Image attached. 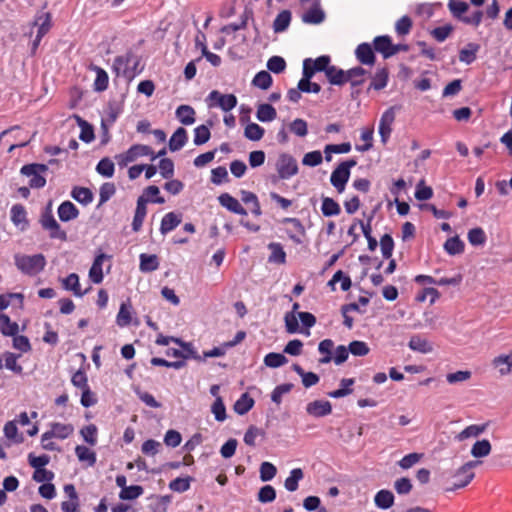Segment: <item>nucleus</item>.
Instances as JSON below:
<instances>
[{
	"mask_svg": "<svg viewBox=\"0 0 512 512\" xmlns=\"http://www.w3.org/2000/svg\"><path fill=\"white\" fill-rule=\"evenodd\" d=\"M15 265L24 274L35 276L44 269L46 260L42 254L16 255Z\"/></svg>",
	"mask_w": 512,
	"mask_h": 512,
	"instance_id": "obj_1",
	"label": "nucleus"
},
{
	"mask_svg": "<svg viewBox=\"0 0 512 512\" xmlns=\"http://www.w3.org/2000/svg\"><path fill=\"white\" fill-rule=\"evenodd\" d=\"M138 64V57L129 51L125 55L115 58L113 69L117 75H122L127 79H132L137 73Z\"/></svg>",
	"mask_w": 512,
	"mask_h": 512,
	"instance_id": "obj_2",
	"label": "nucleus"
},
{
	"mask_svg": "<svg viewBox=\"0 0 512 512\" xmlns=\"http://www.w3.org/2000/svg\"><path fill=\"white\" fill-rule=\"evenodd\" d=\"M357 161L355 159H349L341 162L332 172L330 182L333 187L342 193L345 190L346 184L350 178V169L356 166Z\"/></svg>",
	"mask_w": 512,
	"mask_h": 512,
	"instance_id": "obj_3",
	"label": "nucleus"
},
{
	"mask_svg": "<svg viewBox=\"0 0 512 512\" xmlns=\"http://www.w3.org/2000/svg\"><path fill=\"white\" fill-rule=\"evenodd\" d=\"M47 171V165L38 163L24 165L20 170L22 175L31 177L29 186L34 189L43 188L46 185V179L43 174Z\"/></svg>",
	"mask_w": 512,
	"mask_h": 512,
	"instance_id": "obj_4",
	"label": "nucleus"
},
{
	"mask_svg": "<svg viewBox=\"0 0 512 512\" xmlns=\"http://www.w3.org/2000/svg\"><path fill=\"white\" fill-rule=\"evenodd\" d=\"M73 430L74 428L70 424L53 423L52 429L50 431L45 432L41 437L42 447L48 451L57 450L55 443H46V440H50L53 437L65 439L70 434H72Z\"/></svg>",
	"mask_w": 512,
	"mask_h": 512,
	"instance_id": "obj_5",
	"label": "nucleus"
},
{
	"mask_svg": "<svg viewBox=\"0 0 512 512\" xmlns=\"http://www.w3.org/2000/svg\"><path fill=\"white\" fill-rule=\"evenodd\" d=\"M39 222L44 230L49 232V236L52 239H58L61 241L67 240V234L61 229L59 223L56 221L53 213L42 212Z\"/></svg>",
	"mask_w": 512,
	"mask_h": 512,
	"instance_id": "obj_6",
	"label": "nucleus"
},
{
	"mask_svg": "<svg viewBox=\"0 0 512 512\" xmlns=\"http://www.w3.org/2000/svg\"><path fill=\"white\" fill-rule=\"evenodd\" d=\"M152 155L151 147L142 144L131 146L126 152L116 156L117 164L120 167H126L129 163L135 161L138 157Z\"/></svg>",
	"mask_w": 512,
	"mask_h": 512,
	"instance_id": "obj_7",
	"label": "nucleus"
},
{
	"mask_svg": "<svg viewBox=\"0 0 512 512\" xmlns=\"http://www.w3.org/2000/svg\"><path fill=\"white\" fill-rule=\"evenodd\" d=\"M276 170L280 179H289L298 173V164L291 155L283 153L276 162Z\"/></svg>",
	"mask_w": 512,
	"mask_h": 512,
	"instance_id": "obj_8",
	"label": "nucleus"
},
{
	"mask_svg": "<svg viewBox=\"0 0 512 512\" xmlns=\"http://www.w3.org/2000/svg\"><path fill=\"white\" fill-rule=\"evenodd\" d=\"M209 107L219 106L223 111L228 112L236 107L237 98L234 94H221L217 90H213L207 97Z\"/></svg>",
	"mask_w": 512,
	"mask_h": 512,
	"instance_id": "obj_9",
	"label": "nucleus"
},
{
	"mask_svg": "<svg viewBox=\"0 0 512 512\" xmlns=\"http://www.w3.org/2000/svg\"><path fill=\"white\" fill-rule=\"evenodd\" d=\"M477 461H469L462 465L455 474V483L450 490H455L467 486L474 478L475 474L473 468L478 465Z\"/></svg>",
	"mask_w": 512,
	"mask_h": 512,
	"instance_id": "obj_10",
	"label": "nucleus"
},
{
	"mask_svg": "<svg viewBox=\"0 0 512 512\" xmlns=\"http://www.w3.org/2000/svg\"><path fill=\"white\" fill-rule=\"evenodd\" d=\"M306 412L312 417H325L332 412V405L326 400H315L307 404Z\"/></svg>",
	"mask_w": 512,
	"mask_h": 512,
	"instance_id": "obj_11",
	"label": "nucleus"
},
{
	"mask_svg": "<svg viewBox=\"0 0 512 512\" xmlns=\"http://www.w3.org/2000/svg\"><path fill=\"white\" fill-rule=\"evenodd\" d=\"M148 202L149 199L146 198L144 195L138 197L137 199L136 210L132 221V229L134 232H138L142 227L143 221L147 214L146 204Z\"/></svg>",
	"mask_w": 512,
	"mask_h": 512,
	"instance_id": "obj_12",
	"label": "nucleus"
},
{
	"mask_svg": "<svg viewBox=\"0 0 512 512\" xmlns=\"http://www.w3.org/2000/svg\"><path fill=\"white\" fill-rule=\"evenodd\" d=\"M301 19L306 24L317 25L322 23L325 20V12L320 6V2H314L311 8L302 15Z\"/></svg>",
	"mask_w": 512,
	"mask_h": 512,
	"instance_id": "obj_13",
	"label": "nucleus"
},
{
	"mask_svg": "<svg viewBox=\"0 0 512 512\" xmlns=\"http://www.w3.org/2000/svg\"><path fill=\"white\" fill-rule=\"evenodd\" d=\"M355 55L362 65L373 66L375 64L376 57L371 45L368 43L359 44L355 50Z\"/></svg>",
	"mask_w": 512,
	"mask_h": 512,
	"instance_id": "obj_14",
	"label": "nucleus"
},
{
	"mask_svg": "<svg viewBox=\"0 0 512 512\" xmlns=\"http://www.w3.org/2000/svg\"><path fill=\"white\" fill-rule=\"evenodd\" d=\"M221 206L225 207L228 211L246 216L247 211L243 208L240 202L231 196L229 193H223L218 197Z\"/></svg>",
	"mask_w": 512,
	"mask_h": 512,
	"instance_id": "obj_15",
	"label": "nucleus"
},
{
	"mask_svg": "<svg viewBox=\"0 0 512 512\" xmlns=\"http://www.w3.org/2000/svg\"><path fill=\"white\" fill-rule=\"evenodd\" d=\"M182 222V215L175 213V212H169L164 215V217L161 220L160 224V232L162 235H166L167 233L174 230L177 226H179Z\"/></svg>",
	"mask_w": 512,
	"mask_h": 512,
	"instance_id": "obj_16",
	"label": "nucleus"
},
{
	"mask_svg": "<svg viewBox=\"0 0 512 512\" xmlns=\"http://www.w3.org/2000/svg\"><path fill=\"white\" fill-rule=\"evenodd\" d=\"M389 80V71L386 67L378 68L374 75L371 78V83L368 87V90H376L380 91L384 89Z\"/></svg>",
	"mask_w": 512,
	"mask_h": 512,
	"instance_id": "obj_17",
	"label": "nucleus"
},
{
	"mask_svg": "<svg viewBox=\"0 0 512 512\" xmlns=\"http://www.w3.org/2000/svg\"><path fill=\"white\" fill-rule=\"evenodd\" d=\"M79 215V210L70 201H64L58 207V216L61 221L68 222L76 219Z\"/></svg>",
	"mask_w": 512,
	"mask_h": 512,
	"instance_id": "obj_18",
	"label": "nucleus"
},
{
	"mask_svg": "<svg viewBox=\"0 0 512 512\" xmlns=\"http://www.w3.org/2000/svg\"><path fill=\"white\" fill-rule=\"evenodd\" d=\"M374 50L383 55L384 59L391 57L392 41L388 35L377 36L373 40Z\"/></svg>",
	"mask_w": 512,
	"mask_h": 512,
	"instance_id": "obj_19",
	"label": "nucleus"
},
{
	"mask_svg": "<svg viewBox=\"0 0 512 512\" xmlns=\"http://www.w3.org/2000/svg\"><path fill=\"white\" fill-rule=\"evenodd\" d=\"M188 140L187 131L183 127H179L173 133L169 140V149L172 152L182 149Z\"/></svg>",
	"mask_w": 512,
	"mask_h": 512,
	"instance_id": "obj_20",
	"label": "nucleus"
},
{
	"mask_svg": "<svg viewBox=\"0 0 512 512\" xmlns=\"http://www.w3.org/2000/svg\"><path fill=\"white\" fill-rule=\"evenodd\" d=\"M139 259V269L143 273L153 272L159 268V260L155 254L142 253L139 256Z\"/></svg>",
	"mask_w": 512,
	"mask_h": 512,
	"instance_id": "obj_21",
	"label": "nucleus"
},
{
	"mask_svg": "<svg viewBox=\"0 0 512 512\" xmlns=\"http://www.w3.org/2000/svg\"><path fill=\"white\" fill-rule=\"evenodd\" d=\"M105 258L106 255L103 253L97 255L89 270V278L95 284H99L103 281L102 264Z\"/></svg>",
	"mask_w": 512,
	"mask_h": 512,
	"instance_id": "obj_22",
	"label": "nucleus"
},
{
	"mask_svg": "<svg viewBox=\"0 0 512 512\" xmlns=\"http://www.w3.org/2000/svg\"><path fill=\"white\" fill-rule=\"evenodd\" d=\"M268 249L271 251L268 257L269 263L285 264L286 263V252L283 246L277 242H271L268 244Z\"/></svg>",
	"mask_w": 512,
	"mask_h": 512,
	"instance_id": "obj_23",
	"label": "nucleus"
},
{
	"mask_svg": "<svg viewBox=\"0 0 512 512\" xmlns=\"http://www.w3.org/2000/svg\"><path fill=\"white\" fill-rule=\"evenodd\" d=\"M492 365L498 368L500 375L505 376L511 373L512 352L508 355H499L492 361Z\"/></svg>",
	"mask_w": 512,
	"mask_h": 512,
	"instance_id": "obj_24",
	"label": "nucleus"
},
{
	"mask_svg": "<svg viewBox=\"0 0 512 512\" xmlns=\"http://www.w3.org/2000/svg\"><path fill=\"white\" fill-rule=\"evenodd\" d=\"M34 25L38 27L37 34L44 37L51 28V14L49 12H39L35 17Z\"/></svg>",
	"mask_w": 512,
	"mask_h": 512,
	"instance_id": "obj_25",
	"label": "nucleus"
},
{
	"mask_svg": "<svg viewBox=\"0 0 512 512\" xmlns=\"http://www.w3.org/2000/svg\"><path fill=\"white\" fill-rule=\"evenodd\" d=\"M277 117L276 109L267 103L259 104L257 107L256 118L260 122H271Z\"/></svg>",
	"mask_w": 512,
	"mask_h": 512,
	"instance_id": "obj_26",
	"label": "nucleus"
},
{
	"mask_svg": "<svg viewBox=\"0 0 512 512\" xmlns=\"http://www.w3.org/2000/svg\"><path fill=\"white\" fill-rule=\"evenodd\" d=\"M444 250L451 256L464 252L465 244L458 235L448 238L443 245Z\"/></svg>",
	"mask_w": 512,
	"mask_h": 512,
	"instance_id": "obj_27",
	"label": "nucleus"
},
{
	"mask_svg": "<svg viewBox=\"0 0 512 512\" xmlns=\"http://www.w3.org/2000/svg\"><path fill=\"white\" fill-rule=\"evenodd\" d=\"M176 117L183 125H192L195 122V110L190 105H180L176 109Z\"/></svg>",
	"mask_w": 512,
	"mask_h": 512,
	"instance_id": "obj_28",
	"label": "nucleus"
},
{
	"mask_svg": "<svg viewBox=\"0 0 512 512\" xmlns=\"http://www.w3.org/2000/svg\"><path fill=\"white\" fill-rule=\"evenodd\" d=\"M63 288L70 290L75 296L82 297L86 291H82L79 284V276L76 273L69 274L62 280Z\"/></svg>",
	"mask_w": 512,
	"mask_h": 512,
	"instance_id": "obj_29",
	"label": "nucleus"
},
{
	"mask_svg": "<svg viewBox=\"0 0 512 512\" xmlns=\"http://www.w3.org/2000/svg\"><path fill=\"white\" fill-rule=\"evenodd\" d=\"M408 347L413 351H417L423 354L430 353L433 350L432 345L419 335H414L410 338Z\"/></svg>",
	"mask_w": 512,
	"mask_h": 512,
	"instance_id": "obj_30",
	"label": "nucleus"
},
{
	"mask_svg": "<svg viewBox=\"0 0 512 512\" xmlns=\"http://www.w3.org/2000/svg\"><path fill=\"white\" fill-rule=\"evenodd\" d=\"M292 14L289 10H282L273 22V30L275 33L284 32L290 25Z\"/></svg>",
	"mask_w": 512,
	"mask_h": 512,
	"instance_id": "obj_31",
	"label": "nucleus"
},
{
	"mask_svg": "<svg viewBox=\"0 0 512 512\" xmlns=\"http://www.w3.org/2000/svg\"><path fill=\"white\" fill-rule=\"evenodd\" d=\"M326 77L332 85H343L347 82V71L336 66H331L326 71Z\"/></svg>",
	"mask_w": 512,
	"mask_h": 512,
	"instance_id": "obj_32",
	"label": "nucleus"
},
{
	"mask_svg": "<svg viewBox=\"0 0 512 512\" xmlns=\"http://www.w3.org/2000/svg\"><path fill=\"white\" fill-rule=\"evenodd\" d=\"M254 399L248 393H243L234 404V411L238 415H245L254 406Z\"/></svg>",
	"mask_w": 512,
	"mask_h": 512,
	"instance_id": "obj_33",
	"label": "nucleus"
},
{
	"mask_svg": "<svg viewBox=\"0 0 512 512\" xmlns=\"http://www.w3.org/2000/svg\"><path fill=\"white\" fill-rule=\"evenodd\" d=\"M19 331V326L16 322H12L8 315L0 314V332L4 336H15Z\"/></svg>",
	"mask_w": 512,
	"mask_h": 512,
	"instance_id": "obj_34",
	"label": "nucleus"
},
{
	"mask_svg": "<svg viewBox=\"0 0 512 512\" xmlns=\"http://www.w3.org/2000/svg\"><path fill=\"white\" fill-rule=\"evenodd\" d=\"M375 505L380 509H388L394 503V495L389 490H380L374 498Z\"/></svg>",
	"mask_w": 512,
	"mask_h": 512,
	"instance_id": "obj_35",
	"label": "nucleus"
},
{
	"mask_svg": "<svg viewBox=\"0 0 512 512\" xmlns=\"http://www.w3.org/2000/svg\"><path fill=\"white\" fill-rule=\"evenodd\" d=\"M71 196L77 202L83 205H88L93 201V193L86 187H74L71 191Z\"/></svg>",
	"mask_w": 512,
	"mask_h": 512,
	"instance_id": "obj_36",
	"label": "nucleus"
},
{
	"mask_svg": "<svg viewBox=\"0 0 512 512\" xmlns=\"http://www.w3.org/2000/svg\"><path fill=\"white\" fill-rule=\"evenodd\" d=\"M321 212L325 217L337 216L341 212L340 205L330 197L322 198Z\"/></svg>",
	"mask_w": 512,
	"mask_h": 512,
	"instance_id": "obj_37",
	"label": "nucleus"
},
{
	"mask_svg": "<svg viewBox=\"0 0 512 512\" xmlns=\"http://www.w3.org/2000/svg\"><path fill=\"white\" fill-rule=\"evenodd\" d=\"M366 74L367 71L361 66L351 68L347 70V82H350L352 87L359 86L364 83Z\"/></svg>",
	"mask_w": 512,
	"mask_h": 512,
	"instance_id": "obj_38",
	"label": "nucleus"
},
{
	"mask_svg": "<svg viewBox=\"0 0 512 512\" xmlns=\"http://www.w3.org/2000/svg\"><path fill=\"white\" fill-rule=\"evenodd\" d=\"M480 46L476 43H468L465 48L459 52V60L465 64H471L476 59V54Z\"/></svg>",
	"mask_w": 512,
	"mask_h": 512,
	"instance_id": "obj_39",
	"label": "nucleus"
},
{
	"mask_svg": "<svg viewBox=\"0 0 512 512\" xmlns=\"http://www.w3.org/2000/svg\"><path fill=\"white\" fill-rule=\"evenodd\" d=\"M92 70L96 73V79L94 81V90L97 92L105 91L109 83V77L107 72L98 66H93Z\"/></svg>",
	"mask_w": 512,
	"mask_h": 512,
	"instance_id": "obj_40",
	"label": "nucleus"
},
{
	"mask_svg": "<svg viewBox=\"0 0 512 512\" xmlns=\"http://www.w3.org/2000/svg\"><path fill=\"white\" fill-rule=\"evenodd\" d=\"M488 427V424H482V425H470L467 426L464 430H462L457 436L456 439L458 441H463L465 439H468L470 437H478L480 434H482Z\"/></svg>",
	"mask_w": 512,
	"mask_h": 512,
	"instance_id": "obj_41",
	"label": "nucleus"
},
{
	"mask_svg": "<svg viewBox=\"0 0 512 512\" xmlns=\"http://www.w3.org/2000/svg\"><path fill=\"white\" fill-rule=\"evenodd\" d=\"M491 444L487 439L476 441L471 448V455L474 458H483L490 454Z\"/></svg>",
	"mask_w": 512,
	"mask_h": 512,
	"instance_id": "obj_42",
	"label": "nucleus"
},
{
	"mask_svg": "<svg viewBox=\"0 0 512 512\" xmlns=\"http://www.w3.org/2000/svg\"><path fill=\"white\" fill-rule=\"evenodd\" d=\"M334 342L331 339H324L318 345V351L324 356L319 359L320 364H328L332 361V350Z\"/></svg>",
	"mask_w": 512,
	"mask_h": 512,
	"instance_id": "obj_43",
	"label": "nucleus"
},
{
	"mask_svg": "<svg viewBox=\"0 0 512 512\" xmlns=\"http://www.w3.org/2000/svg\"><path fill=\"white\" fill-rule=\"evenodd\" d=\"M75 454L79 461L87 462L89 466H94L96 463V454L86 446H76Z\"/></svg>",
	"mask_w": 512,
	"mask_h": 512,
	"instance_id": "obj_44",
	"label": "nucleus"
},
{
	"mask_svg": "<svg viewBox=\"0 0 512 512\" xmlns=\"http://www.w3.org/2000/svg\"><path fill=\"white\" fill-rule=\"evenodd\" d=\"M467 238L472 246H483L487 240V236L481 227L470 229L467 233Z\"/></svg>",
	"mask_w": 512,
	"mask_h": 512,
	"instance_id": "obj_45",
	"label": "nucleus"
},
{
	"mask_svg": "<svg viewBox=\"0 0 512 512\" xmlns=\"http://www.w3.org/2000/svg\"><path fill=\"white\" fill-rule=\"evenodd\" d=\"M303 477H304V473H303L302 469L295 468V469L291 470L290 476L287 477L284 482L285 488L290 492L296 491L298 489V483L301 479H303Z\"/></svg>",
	"mask_w": 512,
	"mask_h": 512,
	"instance_id": "obj_46",
	"label": "nucleus"
},
{
	"mask_svg": "<svg viewBox=\"0 0 512 512\" xmlns=\"http://www.w3.org/2000/svg\"><path fill=\"white\" fill-rule=\"evenodd\" d=\"M20 355H16L12 352H4L3 358L5 362V368L14 372L15 374H22L23 367L17 363Z\"/></svg>",
	"mask_w": 512,
	"mask_h": 512,
	"instance_id": "obj_47",
	"label": "nucleus"
},
{
	"mask_svg": "<svg viewBox=\"0 0 512 512\" xmlns=\"http://www.w3.org/2000/svg\"><path fill=\"white\" fill-rule=\"evenodd\" d=\"M76 118H77L78 125L81 128L79 138L85 143L92 142L94 140L93 127L87 121L83 120L82 118H80L78 116H76Z\"/></svg>",
	"mask_w": 512,
	"mask_h": 512,
	"instance_id": "obj_48",
	"label": "nucleus"
},
{
	"mask_svg": "<svg viewBox=\"0 0 512 512\" xmlns=\"http://www.w3.org/2000/svg\"><path fill=\"white\" fill-rule=\"evenodd\" d=\"M265 130L256 123H249L244 129V136L251 141H259L262 139Z\"/></svg>",
	"mask_w": 512,
	"mask_h": 512,
	"instance_id": "obj_49",
	"label": "nucleus"
},
{
	"mask_svg": "<svg viewBox=\"0 0 512 512\" xmlns=\"http://www.w3.org/2000/svg\"><path fill=\"white\" fill-rule=\"evenodd\" d=\"M193 480L194 479L190 476L184 478L178 477L169 483V489L174 492L183 493L190 489V484Z\"/></svg>",
	"mask_w": 512,
	"mask_h": 512,
	"instance_id": "obj_50",
	"label": "nucleus"
},
{
	"mask_svg": "<svg viewBox=\"0 0 512 512\" xmlns=\"http://www.w3.org/2000/svg\"><path fill=\"white\" fill-rule=\"evenodd\" d=\"M144 492L142 486L139 485H131L127 486L124 489H121L119 493V498L121 500H134L140 497Z\"/></svg>",
	"mask_w": 512,
	"mask_h": 512,
	"instance_id": "obj_51",
	"label": "nucleus"
},
{
	"mask_svg": "<svg viewBox=\"0 0 512 512\" xmlns=\"http://www.w3.org/2000/svg\"><path fill=\"white\" fill-rule=\"evenodd\" d=\"M11 220L15 225H28V221L26 218V210L23 205L15 204L11 208Z\"/></svg>",
	"mask_w": 512,
	"mask_h": 512,
	"instance_id": "obj_52",
	"label": "nucleus"
},
{
	"mask_svg": "<svg viewBox=\"0 0 512 512\" xmlns=\"http://www.w3.org/2000/svg\"><path fill=\"white\" fill-rule=\"evenodd\" d=\"M252 84L262 90H267L272 85V77L269 72L260 71L254 76Z\"/></svg>",
	"mask_w": 512,
	"mask_h": 512,
	"instance_id": "obj_53",
	"label": "nucleus"
},
{
	"mask_svg": "<svg viewBox=\"0 0 512 512\" xmlns=\"http://www.w3.org/2000/svg\"><path fill=\"white\" fill-rule=\"evenodd\" d=\"M114 170H115L114 163L108 157L101 159L96 166L97 173H99L100 175L107 177V178H110L113 176Z\"/></svg>",
	"mask_w": 512,
	"mask_h": 512,
	"instance_id": "obj_54",
	"label": "nucleus"
},
{
	"mask_svg": "<svg viewBox=\"0 0 512 512\" xmlns=\"http://www.w3.org/2000/svg\"><path fill=\"white\" fill-rule=\"evenodd\" d=\"M288 362V359L281 353L271 352L264 358V364L270 368H278Z\"/></svg>",
	"mask_w": 512,
	"mask_h": 512,
	"instance_id": "obj_55",
	"label": "nucleus"
},
{
	"mask_svg": "<svg viewBox=\"0 0 512 512\" xmlns=\"http://www.w3.org/2000/svg\"><path fill=\"white\" fill-rule=\"evenodd\" d=\"M252 12L245 10L241 15V20L239 23H231L221 28L222 33L230 34L231 32H236L238 30L244 29L247 25V21L251 16Z\"/></svg>",
	"mask_w": 512,
	"mask_h": 512,
	"instance_id": "obj_56",
	"label": "nucleus"
},
{
	"mask_svg": "<svg viewBox=\"0 0 512 512\" xmlns=\"http://www.w3.org/2000/svg\"><path fill=\"white\" fill-rule=\"evenodd\" d=\"M211 136L209 127L200 125L194 129V144L197 146L203 145L209 141Z\"/></svg>",
	"mask_w": 512,
	"mask_h": 512,
	"instance_id": "obj_57",
	"label": "nucleus"
},
{
	"mask_svg": "<svg viewBox=\"0 0 512 512\" xmlns=\"http://www.w3.org/2000/svg\"><path fill=\"white\" fill-rule=\"evenodd\" d=\"M4 435L7 439L15 443H21L23 437L18 435V428L15 421H8L3 428Z\"/></svg>",
	"mask_w": 512,
	"mask_h": 512,
	"instance_id": "obj_58",
	"label": "nucleus"
},
{
	"mask_svg": "<svg viewBox=\"0 0 512 512\" xmlns=\"http://www.w3.org/2000/svg\"><path fill=\"white\" fill-rule=\"evenodd\" d=\"M267 68L275 74L282 73L286 69V61L281 56H272L267 61Z\"/></svg>",
	"mask_w": 512,
	"mask_h": 512,
	"instance_id": "obj_59",
	"label": "nucleus"
},
{
	"mask_svg": "<svg viewBox=\"0 0 512 512\" xmlns=\"http://www.w3.org/2000/svg\"><path fill=\"white\" fill-rule=\"evenodd\" d=\"M116 193L115 184L112 182H105L101 185L99 191V205L106 203Z\"/></svg>",
	"mask_w": 512,
	"mask_h": 512,
	"instance_id": "obj_60",
	"label": "nucleus"
},
{
	"mask_svg": "<svg viewBox=\"0 0 512 512\" xmlns=\"http://www.w3.org/2000/svg\"><path fill=\"white\" fill-rule=\"evenodd\" d=\"M293 386L292 383H284L276 386L271 393V400L279 405L282 402V396L288 394Z\"/></svg>",
	"mask_w": 512,
	"mask_h": 512,
	"instance_id": "obj_61",
	"label": "nucleus"
},
{
	"mask_svg": "<svg viewBox=\"0 0 512 512\" xmlns=\"http://www.w3.org/2000/svg\"><path fill=\"white\" fill-rule=\"evenodd\" d=\"M381 252L384 258L389 259L394 249V241L390 234H384L380 239Z\"/></svg>",
	"mask_w": 512,
	"mask_h": 512,
	"instance_id": "obj_62",
	"label": "nucleus"
},
{
	"mask_svg": "<svg viewBox=\"0 0 512 512\" xmlns=\"http://www.w3.org/2000/svg\"><path fill=\"white\" fill-rule=\"evenodd\" d=\"M290 131L299 137H305L308 134L307 122L301 118H297L290 123Z\"/></svg>",
	"mask_w": 512,
	"mask_h": 512,
	"instance_id": "obj_63",
	"label": "nucleus"
},
{
	"mask_svg": "<svg viewBox=\"0 0 512 512\" xmlns=\"http://www.w3.org/2000/svg\"><path fill=\"white\" fill-rule=\"evenodd\" d=\"M97 431V427L94 424H90L82 428L80 430V434L82 435L85 442L91 446H94L97 443Z\"/></svg>",
	"mask_w": 512,
	"mask_h": 512,
	"instance_id": "obj_64",
	"label": "nucleus"
}]
</instances>
